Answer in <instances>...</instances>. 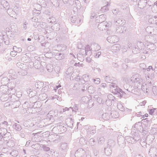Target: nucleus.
Masks as SVG:
<instances>
[{
  "label": "nucleus",
  "mask_w": 157,
  "mask_h": 157,
  "mask_svg": "<svg viewBox=\"0 0 157 157\" xmlns=\"http://www.w3.org/2000/svg\"><path fill=\"white\" fill-rule=\"evenodd\" d=\"M111 89H113L112 93L114 94L117 95V96L120 98L122 97L126 98L127 96L126 94L124 92L118 87L117 85L116 86H113L112 85L110 86Z\"/></svg>",
  "instance_id": "1"
},
{
  "label": "nucleus",
  "mask_w": 157,
  "mask_h": 157,
  "mask_svg": "<svg viewBox=\"0 0 157 157\" xmlns=\"http://www.w3.org/2000/svg\"><path fill=\"white\" fill-rule=\"evenodd\" d=\"M75 156V157H91L89 150L86 149L84 150L82 148L78 149L76 151Z\"/></svg>",
  "instance_id": "2"
},
{
  "label": "nucleus",
  "mask_w": 157,
  "mask_h": 157,
  "mask_svg": "<svg viewBox=\"0 0 157 157\" xmlns=\"http://www.w3.org/2000/svg\"><path fill=\"white\" fill-rule=\"evenodd\" d=\"M105 81L109 83L108 85L110 86L112 85L113 86H116L117 81L116 78L113 77H111L109 76H107L105 78Z\"/></svg>",
  "instance_id": "3"
},
{
  "label": "nucleus",
  "mask_w": 157,
  "mask_h": 157,
  "mask_svg": "<svg viewBox=\"0 0 157 157\" xmlns=\"http://www.w3.org/2000/svg\"><path fill=\"white\" fill-rule=\"evenodd\" d=\"M146 31L150 35L155 36L157 33V29L156 27L148 26L146 29Z\"/></svg>",
  "instance_id": "4"
},
{
  "label": "nucleus",
  "mask_w": 157,
  "mask_h": 157,
  "mask_svg": "<svg viewBox=\"0 0 157 157\" xmlns=\"http://www.w3.org/2000/svg\"><path fill=\"white\" fill-rule=\"evenodd\" d=\"M148 154L151 157H157V149L156 147L151 146Z\"/></svg>",
  "instance_id": "5"
},
{
  "label": "nucleus",
  "mask_w": 157,
  "mask_h": 157,
  "mask_svg": "<svg viewBox=\"0 0 157 157\" xmlns=\"http://www.w3.org/2000/svg\"><path fill=\"white\" fill-rule=\"evenodd\" d=\"M61 123H59L57 124L58 125L55 127L53 129V131L56 129H58L59 132L60 133H63L65 132L67 130V128L63 126L60 125V124Z\"/></svg>",
  "instance_id": "6"
},
{
  "label": "nucleus",
  "mask_w": 157,
  "mask_h": 157,
  "mask_svg": "<svg viewBox=\"0 0 157 157\" xmlns=\"http://www.w3.org/2000/svg\"><path fill=\"white\" fill-rule=\"evenodd\" d=\"M37 102H25V103L23 104V106L25 107V108L26 107V108H31L33 107H34V108H36L37 107L35 106L36 104H37Z\"/></svg>",
  "instance_id": "7"
},
{
  "label": "nucleus",
  "mask_w": 157,
  "mask_h": 157,
  "mask_svg": "<svg viewBox=\"0 0 157 157\" xmlns=\"http://www.w3.org/2000/svg\"><path fill=\"white\" fill-rule=\"evenodd\" d=\"M114 23L116 25L122 26L124 25L125 22L124 19L122 18H116L114 21Z\"/></svg>",
  "instance_id": "8"
},
{
  "label": "nucleus",
  "mask_w": 157,
  "mask_h": 157,
  "mask_svg": "<svg viewBox=\"0 0 157 157\" xmlns=\"http://www.w3.org/2000/svg\"><path fill=\"white\" fill-rule=\"evenodd\" d=\"M131 134L133 138V139L135 141V143L136 141H138L140 139L139 134L138 132V131H136V130L135 132H134V131H133V130L132 129L131 132Z\"/></svg>",
  "instance_id": "9"
},
{
  "label": "nucleus",
  "mask_w": 157,
  "mask_h": 157,
  "mask_svg": "<svg viewBox=\"0 0 157 157\" xmlns=\"http://www.w3.org/2000/svg\"><path fill=\"white\" fill-rule=\"evenodd\" d=\"M107 41L110 43H113L118 41V39L116 36H109L107 38Z\"/></svg>",
  "instance_id": "10"
},
{
  "label": "nucleus",
  "mask_w": 157,
  "mask_h": 157,
  "mask_svg": "<svg viewBox=\"0 0 157 157\" xmlns=\"http://www.w3.org/2000/svg\"><path fill=\"white\" fill-rule=\"evenodd\" d=\"M132 127L136 128L137 130L139 131L140 132H144L142 123L140 122H138L136 123L134 126Z\"/></svg>",
  "instance_id": "11"
},
{
  "label": "nucleus",
  "mask_w": 157,
  "mask_h": 157,
  "mask_svg": "<svg viewBox=\"0 0 157 157\" xmlns=\"http://www.w3.org/2000/svg\"><path fill=\"white\" fill-rule=\"evenodd\" d=\"M68 149V147L66 143H61L59 146V149L63 152H66Z\"/></svg>",
  "instance_id": "12"
},
{
  "label": "nucleus",
  "mask_w": 157,
  "mask_h": 157,
  "mask_svg": "<svg viewBox=\"0 0 157 157\" xmlns=\"http://www.w3.org/2000/svg\"><path fill=\"white\" fill-rule=\"evenodd\" d=\"M124 140L125 139L122 136H118L117 137L118 143L120 146H123L124 145Z\"/></svg>",
  "instance_id": "13"
},
{
  "label": "nucleus",
  "mask_w": 157,
  "mask_h": 157,
  "mask_svg": "<svg viewBox=\"0 0 157 157\" xmlns=\"http://www.w3.org/2000/svg\"><path fill=\"white\" fill-rule=\"evenodd\" d=\"M146 44V46L145 47L148 50L152 51L156 48V47L155 44L150 42H147Z\"/></svg>",
  "instance_id": "14"
},
{
  "label": "nucleus",
  "mask_w": 157,
  "mask_h": 157,
  "mask_svg": "<svg viewBox=\"0 0 157 157\" xmlns=\"http://www.w3.org/2000/svg\"><path fill=\"white\" fill-rule=\"evenodd\" d=\"M54 58L58 60H60L64 58V54L62 53L58 52L54 54Z\"/></svg>",
  "instance_id": "15"
},
{
  "label": "nucleus",
  "mask_w": 157,
  "mask_h": 157,
  "mask_svg": "<svg viewBox=\"0 0 157 157\" xmlns=\"http://www.w3.org/2000/svg\"><path fill=\"white\" fill-rule=\"evenodd\" d=\"M8 87L6 85H1L0 86V92L1 94H5L8 92Z\"/></svg>",
  "instance_id": "16"
},
{
  "label": "nucleus",
  "mask_w": 157,
  "mask_h": 157,
  "mask_svg": "<svg viewBox=\"0 0 157 157\" xmlns=\"http://www.w3.org/2000/svg\"><path fill=\"white\" fill-rule=\"evenodd\" d=\"M106 16L105 14H102L99 16H98L96 18L97 19L96 20H99V22H105V21L106 20Z\"/></svg>",
  "instance_id": "17"
},
{
  "label": "nucleus",
  "mask_w": 157,
  "mask_h": 157,
  "mask_svg": "<svg viewBox=\"0 0 157 157\" xmlns=\"http://www.w3.org/2000/svg\"><path fill=\"white\" fill-rule=\"evenodd\" d=\"M66 124L67 127L73 128L74 124L73 120L71 118H69L67 119Z\"/></svg>",
  "instance_id": "18"
},
{
  "label": "nucleus",
  "mask_w": 157,
  "mask_h": 157,
  "mask_svg": "<svg viewBox=\"0 0 157 157\" xmlns=\"http://www.w3.org/2000/svg\"><path fill=\"white\" fill-rule=\"evenodd\" d=\"M9 5V3L7 1L4 0L1 2L0 7L2 9L5 8L7 9V8L8 7Z\"/></svg>",
  "instance_id": "19"
},
{
  "label": "nucleus",
  "mask_w": 157,
  "mask_h": 157,
  "mask_svg": "<svg viewBox=\"0 0 157 157\" xmlns=\"http://www.w3.org/2000/svg\"><path fill=\"white\" fill-rule=\"evenodd\" d=\"M110 116L113 118H116L119 117V113L114 110H112L110 113Z\"/></svg>",
  "instance_id": "20"
},
{
  "label": "nucleus",
  "mask_w": 157,
  "mask_h": 157,
  "mask_svg": "<svg viewBox=\"0 0 157 157\" xmlns=\"http://www.w3.org/2000/svg\"><path fill=\"white\" fill-rule=\"evenodd\" d=\"M104 151L105 153L107 156L111 155L112 152V148L107 146L104 148Z\"/></svg>",
  "instance_id": "21"
},
{
  "label": "nucleus",
  "mask_w": 157,
  "mask_h": 157,
  "mask_svg": "<svg viewBox=\"0 0 157 157\" xmlns=\"http://www.w3.org/2000/svg\"><path fill=\"white\" fill-rule=\"evenodd\" d=\"M149 23L156 24H157V16H155L150 17L148 20Z\"/></svg>",
  "instance_id": "22"
},
{
  "label": "nucleus",
  "mask_w": 157,
  "mask_h": 157,
  "mask_svg": "<svg viewBox=\"0 0 157 157\" xmlns=\"http://www.w3.org/2000/svg\"><path fill=\"white\" fill-rule=\"evenodd\" d=\"M140 76V75L137 74L132 75L130 81L134 84L137 80H139V78Z\"/></svg>",
  "instance_id": "23"
},
{
  "label": "nucleus",
  "mask_w": 157,
  "mask_h": 157,
  "mask_svg": "<svg viewBox=\"0 0 157 157\" xmlns=\"http://www.w3.org/2000/svg\"><path fill=\"white\" fill-rule=\"evenodd\" d=\"M120 45L119 44H117L113 45L111 47V49L113 50V52H117L120 50Z\"/></svg>",
  "instance_id": "24"
},
{
  "label": "nucleus",
  "mask_w": 157,
  "mask_h": 157,
  "mask_svg": "<svg viewBox=\"0 0 157 157\" xmlns=\"http://www.w3.org/2000/svg\"><path fill=\"white\" fill-rule=\"evenodd\" d=\"M3 138L4 140L8 141L10 140V139L11 138V135L10 132H9L7 131L5 134L2 137Z\"/></svg>",
  "instance_id": "25"
},
{
  "label": "nucleus",
  "mask_w": 157,
  "mask_h": 157,
  "mask_svg": "<svg viewBox=\"0 0 157 157\" xmlns=\"http://www.w3.org/2000/svg\"><path fill=\"white\" fill-rule=\"evenodd\" d=\"M126 28L124 26L121 27H118L116 30V33H122L124 31H126Z\"/></svg>",
  "instance_id": "26"
},
{
  "label": "nucleus",
  "mask_w": 157,
  "mask_h": 157,
  "mask_svg": "<svg viewBox=\"0 0 157 157\" xmlns=\"http://www.w3.org/2000/svg\"><path fill=\"white\" fill-rule=\"evenodd\" d=\"M143 83V79L141 78L140 76L139 78V80H137L136 82L134 83L135 86H136L137 88H140V85H141Z\"/></svg>",
  "instance_id": "27"
},
{
  "label": "nucleus",
  "mask_w": 157,
  "mask_h": 157,
  "mask_svg": "<svg viewBox=\"0 0 157 157\" xmlns=\"http://www.w3.org/2000/svg\"><path fill=\"white\" fill-rule=\"evenodd\" d=\"M154 136L152 135H148L146 139V143H151L154 140Z\"/></svg>",
  "instance_id": "28"
},
{
  "label": "nucleus",
  "mask_w": 157,
  "mask_h": 157,
  "mask_svg": "<svg viewBox=\"0 0 157 157\" xmlns=\"http://www.w3.org/2000/svg\"><path fill=\"white\" fill-rule=\"evenodd\" d=\"M107 4L106 5L101 8V11L102 12L104 13L109 10L110 3L108 2H107Z\"/></svg>",
  "instance_id": "29"
},
{
  "label": "nucleus",
  "mask_w": 157,
  "mask_h": 157,
  "mask_svg": "<svg viewBox=\"0 0 157 157\" xmlns=\"http://www.w3.org/2000/svg\"><path fill=\"white\" fill-rule=\"evenodd\" d=\"M60 25L59 23H55L54 24L52 27V29L53 30L57 31L60 29Z\"/></svg>",
  "instance_id": "30"
},
{
  "label": "nucleus",
  "mask_w": 157,
  "mask_h": 157,
  "mask_svg": "<svg viewBox=\"0 0 157 157\" xmlns=\"http://www.w3.org/2000/svg\"><path fill=\"white\" fill-rule=\"evenodd\" d=\"M89 143L90 146L93 148H94L96 144V142L95 139L93 138H91L89 141Z\"/></svg>",
  "instance_id": "31"
},
{
  "label": "nucleus",
  "mask_w": 157,
  "mask_h": 157,
  "mask_svg": "<svg viewBox=\"0 0 157 157\" xmlns=\"http://www.w3.org/2000/svg\"><path fill=\"white\" fill-rule=\"evenodd\" d=\"M15 92V89L13 88H10V89L8 88V91L7 92V94L8 95L9 94H12L10 96V98H12L13 94H14Z\"/></svg>",
  "instance_id": "32"
},
{
  "label": "nucleus",
  "mask_w": 157,
  "mask_h": 157,
  "mask_svg": "<svg viewBox=\"0 0 157 157\" xmlns=\"http://www.w3.org/2000/svg\"><path fill=\"white\" fill-rule=\"evenodd\" d=\"M44 85L43 82L40 81H38L35 83V86L37 89H40Z\"/></svg>",
  "instance_id": "33"
},
{
  "label": "nucleus",
  "mask_w": 157,
  "mask_h": 157,
  "mask_svg": "<svg viewBox=\"0 0 157 157\" xmlns=\"http://www.w3.org/2000/svg\"><path fill=\"white\" fill-rule=\"evenodd\" d=\"M105 22H101L98 25V28L100 30L103 31L105 29Z\"/></svg>",
  "instance_id": "34"
},
{
  "label": "nucleus",
  "mask_w": 157,
  "mask_h": 157,
  "mask_svg": "<svg viewBox=\"0 0 157 157\" xmlns=\"http://www.w3.org/2000/svg\"><path fill=\"white\" fill-rule=\"evenodd\" d=\"M115 144V141L112 140H109L107 142V147L112 148Z\"/></svg>",
  "instance_id": "35"
},
{
  "label": "nucleus",
  "mask_w": 157,
  "mask_h": 157,
  "mask_svg": "<svg viewBox=\"0 0 157 157\" xmlns=\"http://www.w3.org/2000/svg\"><path fill=\"white\" fill-rule=\"evenodd\" d=\"M125 140H127V142L132 144H134L135 143V141L133 139V137H132L130 136H127L126 137Z\"/></svg>",
  "instance_id": "36"
},
{
  "label": "nucleus",
  "mask_w": 157,
  "mask_h": 157,
  "mask_svg": "<svg viewBox=\"0 0 157 157\" xmlns=\"http://www.w3.org/2000/svg\"><path fill=\"white\" fill-rule=\"evenodd\" d=\"M13 128L18 131H21L22 129V128L21 125L17 123H15L13 125Z\"/></svg>",
  "instance_id": "37"
},
{
  "label": "nucleus",
  "mask_w": 157,
  "mask_h": 157,
  "mask_svg": "<svg viewBox=\"0 0 157 157\" xmlns=\"http://www.w3.org/2000/svg\"><path fill=\"white\" fill-rule=\"evenodd\" d=\"M144 47V44L142 42H139L137 43V48L140 51V50H143Z\"/></svg>",
  "instance_id": "38"
},
{
  "label": "nucleus",
  "mask_w": 157,
  "mask_h": 157,
  "mask_svg": "<svg viewBox=\"0 0 157 157\" xmlns=\"http://www.w3.org/2000/svg\"><path fill=\"white\" fill-rule=\"evenodd\" d=\"M88 91L89 93L93 94L95 91V88L92 86H90L88 87Z\"/></svg>",
  "instance_id": "39"
},
{
  "label": "nucleus",
  "mask_w": 157,
  "mask_h": 157,
  "mask_svg": "<svg viewBox=\"0 0 157 157\" xmlns=\"http://www.w3.org/2000/svg\"><path fill=\"white\" fill-rule=\"evenodd\" d=\"M7 130L4 128H0V136L2 137L7 132Z\"/></svg>",
  "instance_id": "40"
},
{
  "label": "nucleus",
  "mask_w": 157,
  "mask_h": 157,
  "mask_svg": "<svg viewBox=\"0 0 157 157\" xmlns=\"http://www.w3.org/2000/svg\"><path fill=\"white\" fill-rule=\"evenodd\" d=\"M18 152L17 150L13 151H10L9 154L13 157H16L18 155Z\"/></svg>",
  "instance_id": "41"
},
{
  "label": "nucleus",
  "mask_w": 157,
  "mask_h": 157,
  "mask_svg": "<svg viewBox=\"0 0 157 157\" xmlns=\"http://www.w3.org/2000/svg\"><path fill=\"white\" fill-rule=\"evenodd\" d=\"M117 108L122 111L125 110V108H124L122 104L120 103H118L117 104Z\"/></svg>",
  "instance_id": "42"
},
{
  "label": "nucleus",
  "mask_w": 157,
  "mask_h": 157,
  "mask_svg": "<svg viewBox=\"0 0 157 157\" xmlns=\"http://www.w3.org/2000/svg\"><path fill=\"white\" fill-rule=\"evenodd\" d=\"M9 80L7 77H5L2 78L1 80V83L6 85L9 82Z\"/></svg>",
  "instance_id": "43"
},
{
  "label": "nucleus",
  "mask_w": 157,
  "mask_h": 157,
  "mask_svg": "<svg viewBox=\"0 0 157 157\" xmlns=\"http://www.w3.org/2000/svg\"><path fill=\"white\" fill-rule=\"evenodd\" d=\"M49 86L46 85L42 89L41 91L42 93H46L49 91Z\"/></svg>",
  "instance_id": "44"
},
{
  "label": "nucleus",
  "mask_w": 157,
  "mask_h": 157,
  "mask_svg": "<svg viewBox=\"0 0 157 157\" xmlns=\"http://www.w3.org/2000/svg\"><path fill=\"white\" fill-rule=\"evenodd\" d=\"M48 139L49 141L51 142H53L56 140L55 136L54 135H50L48 136Z\"/></svg>",
  "instance_id": "45"
},
{
  "label": "nucleus",
  "mask_w": 157,
  "mask_h": 157,
  "mask_svg": "<svg viewBox=\"0 0 157 157\" xmlns=\"http://www.w3.org/2000/svg\"><path fill=\"white\" fill-rule=\"evenodd\" d=\"M33 64L34 66L35 67V68L38 69L39 67H40V63L39 61H38V60H36L35 62L33 63Z\"/></svg>",
  "instance_id": "46"
},
{
  "label": "nucleus",
  "mask_w": 157,
  "mask_h": 157,
  "mask_svg": "<svg viewBox=\"0 0 157 157\" xmlns=\"http://www.w3.org/2000/svg\"><path fill=\"white\" fill-rule=\"evenodd\" d=\"M71 21L72 23H75L78 22V20L76 16H72L71 18Z\"/></svg>",
  "instance_id": "47"
},
{
  "label": "nucleus",
  "mask_w": 157,
  "mask_h": 157,
  "mask_svg": "<svg viewBox=\"0 0 157 157\" xmlns=\"http://www.w3.org/2000/svg\"><path fill=\"white\" fill-rule=\"evenodd\" d=\"M18 74L19 75L22 76H25L27 74V72L26 70H22L21 71L18 72Z\"/></svg>",
  "instance_id": "48"
},
{
  "label": "nucleus",
  "mask_w": 157,
  "mask_h": 157,
  "mask_svg": "<svg viewBox=\"0 0 157 157\" xmlns=\"http://www.w3.org/2000/svg\"><path fill=\"white\" fill-rule=\"evenodd\" d=\"M7 142V145L9 147H12L14 146V144L13 141L12 140H8Z\"/></svg>",
  "instance_id": "49"
},
{
  "label": "nucleus",
  "mask_w": 157,
  "mask_h": 157,
  "mask_svg": "<svg viewBox=\"0 0 157 157\" xmlns=\"http://www.w3.org/2000/svg\"><path fill=\"white\" fill-rule=\"evenodd\" d=\"M66 45L63 44H61L58 46L59 50L60 51H63L65 50L66 49Z\"/></svg>",
  "instance_id": "50"
},
{
  "label": "nucleus",
  "mask_w": 157,
  "mask_h": 157,
  "mask_svg": "<svg viewBox=\"0 0 157 157\" xmlns=\"http://www.w3.org/2000/svg\"><path fill=\"white\" fill-rule=\"evenodd\" d=\"M105 139L103 137H100L98 140V143L99 144H102L105 142Z\"/></svg>",
  "instance_id": "51"
},
{
  "label": "nucleus",
  "mask_w": 157,
  "mask_h": 157,
  "mask_svg": "<svg viewBox=\"0 0 157 157\" xmlns=\"http://www.w3.org/2000/svg\"><path fill=\"white\" fill-rule=\"evenodd\" d=\"M16 48H17V47L16 46H13V49L14 51H11L10 52V55L12 57H14L17 55V54H16V52H15Z\"/></svg>",
  "instance_id": "52"
},
{
  "label": "nucleus",
  "mask_w": 157,
  "mask_h": 157,
  "mask_svg": "<svg viewBox=\"0 0 157 157\" xmlns=\"http://www.w3.org/2000/svg\"><path fill=\"white\" fill-rule=\"evenodd\" d=\"M105 103L107 106H110L112 104V100L110 98H107V99L106 100Z\"/></svg>",
  "instance_id": "53"
},
{
  "label": "nucleus",
  "mask_w": 157,
  "mask_h": 157,
  "mask_svg": "<svg viewBox=\"0 0 157 157\" xmlns=\"http://www.w3.org/2000/svg\"><path fill=\"white\" fill-rule=\"evenodd\" d=\"M101 117L104 120L109 119V115L106 113H104L102 114Z\"/></svg>",
  "instance_id": "54"
},
{
  "label": "nucleus",
  "mask_w": 157,
  "mask_h": 157,
  "mask_svg": "<svg viewBox=\"0 0 157 157\" xmlns=\"http://www.w3.org/2000/svg\"><path fill=\"white\" fill-rule=\"evenodd\" d=\"M2 151L3 153L8 154H9L10 150L8 148L3 147L2 150Z\"/></svg>",
  "instance_id": "55"
},
{
  "label": "nucleus",
  "mask_w": 157,
  "mask_h": 157,
  "mask_svg": "<svg viewBox=\"0 0 157 157\" xmlns=\"http://www.w3.org/2000/svg\"><path fill=\"white\" fill-rule=\"evenodd\" d=\"M91 47H96V48H95V50H99L100 48V47L99 46V45L97 43H94L92 44H91Z\"/></svg>",
  "instance_id": "56"
},
{
  "label": "nucleus",
  "mask_w": 157,
  "mask_h": 157,
  "mask_svg": "<svg viewBox=\"0 0 157 157\" xmlns=\"http://www.w3.org/2000/svg\"><path fill=\"white\" fill-rule=\"evenodd\" d=\"M139 49H138L137 48L136 46L135 47H134L132 49V52L134 54H137L139 53L140 52Z\"/></svg>",
  "instance_id": "57"
},
{
  "label": "nucleus",
  "mask_w": 157,
  "mask_h": 157,
  "mask_svg": "<svg viewBox=\"0 0 157 157\" xmlns=\"http://www.w3.org/2000/svg\"><path fill=\"white\" fill-rule=\"evenodd\" d=\"M77 81L79 82V84H84L85 82V81L83 78H78L77 79Z\"/></svg>",
  "instance_id": "58"
},
{
  "label": "nucleus",
  "mask_w": 157,
  "mask_h": 157,
  "mask_svg": "<svg viewBox=\"0 0 157 157\" xmlns=\"http://www.w3.org/2000/svg\"><path fill=\"white\" fill-rule=\"evenodd\" d=\"M85 48V53L86 55H87V51H91L92 49V48H90L89 45H86Z\"/></svg>",
  "instance_id": "59"
},
{
  "label": "nucleus",
  "mask_w": 157,
  "mask_h": 157,
  "mask_svg": "<svg viewBox=\"0 0 157 157\" xmlns=\"http://www.w3.org/2000/svg\"><path fill=\"white\" fill-rule=\"evenodd\" d=\"M73 70V68L72 67H70L67 70L66 74L67 75H70L72 73Z\"/></svg>",
  "instance_id": "60"
},
{
  "label": "nucleus",
  "mask_w": 157,
  "mask_h": 157,
  "mask_svg": "<svg viewBox=\"0 0 157 157\" xmlns=\"http://www.w3.org/2000/svg\"><path fill=\"white\" fill-rule=\"evenodd\" d=\"M123 111L125 112L124 114H129L131 113L132 109L126 108V109H125V110Z\"/></svg>",
  "instance_id": "61"
},
{
  "label": "nucleus",
  "mask_w": 157,
  "mask_h": 157,
  "mask_svg": "<svg viewBox=\"0 0 157 157\" xmlns=\"http://www.w3.org/2000/svg\"><path fill=\"white\" fill-rule=\"evenodd\" d=\"M42 147L43 150L46 151H48L50 150V148L48 147H46L45 145H42Z\"/></svg>",
  "instance_id": "62"
},
{
  "label": "nucleus",
  "mask_w": 157,
  "mask_h": 157,
  "mask_svg": "<svg viewBox=\"0 0 157 157\" xmlns=\"http://www.w3.org/2000/svg\"><path fill=\"white\" fill-rule=\"evenodd\" d=\"M151 132L152 134H156L157 133V128H152L151 130Z\"/></svg>",
  "instance_id": "63"
},
{
  "label": "nucleus",
  "mask_w": 157,
  "mask_h": 157,
  "mask_svg": "<svg viewBox=\"0 0 157 157\" xmlns=\"http://www.w3.org/2000/svg\"><path fill=\"white\" fill-rule=\"evenodd\" d=\"M152 90L154 95L157 96V87L154 86L152 88Z\"/></svg>",
  "instance_id": "64"
}]
</instances>
